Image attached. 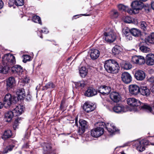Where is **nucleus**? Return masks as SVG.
<instances>
[{
	"label": "nucleus",
	"mask_w": 154,
	"mask_h": 154,
	"mask_svg": "<svg viewBox=\"0 0 154 154\" xmlns=\"http://www.w3.org/2000/svg\"><path fill=\"white\" fill-rule=\"evenodd\" d=\"M104 66L107 72L113 74L118 72L119 69L118 63L113 60L110 59L106 61Z\"/></svg>",
	"instance_id": "1"
},
{
	"label": "nucleus",
	"mask_w": 154,
	"mask_h": 154,
	"mask_svg": "<svg viewBox=\"0 0 154 154\" xmlns=\"http://www.w3.org/2000/svg\"><path fill=\"white\" fill-rule=\"evenodd\" d=\"M23 106L20 105L17 106L12 111L7 112L5 114V120L8 122H10L14 116H18L20 115L23 112Z\"/></svg>",
	"instance_id": "2"
},
{
	"label": "nucleus",
	"mask_w": 154,
	"mask_h": 154,
	"mask_svg": "<svg viewBox=\"0 0 154 154\" xmlns=\"http://www.w3.org/2000/svg\"><path fill=\"white\" fill-rule=\"evenodd\" d=\"M127 104L131 107L138 106H140L141 108L146 111L152 112L151 107L147 104L141 102L135 98H129L127 100Z\"/></svg>",
	"instance_id": "3"
},
{
	"label": "nucleus",
	"mask_w": 154,
	"mask_h": 154,
	"mask_svg": "<svg viewBox=\"0 0 154 154\" xmlns=\"http://www.w3.org/2000/svg\"><path fill=\"white\" fill-rule=\"evenodd\" d=\"M2 63L3 65L11 68L16 63L15 57L12 54H8L5 55L2 57Z\"/></svg>",
	"instance_id": "4"
},
{
	"label": "nucleus",
	"mask_w": 154,
	"mask_h": 154,
	"mask_svg": "<svg viewBox=\"0 0 154 154\" xmlns=\"http://www.w3.org/2000/svg\"><path fill=\"white\" fill-rule=\"evenodd\" d=\"M132 10L131 11V13L134 14L137 13L141 9L143 6V4L140 1H135L133 2L131 4Z\"/></svg>",
	"instance_id": "5"
},
{
	"label": "nucleus",
	"mask_w": 154,
	"mask_h": 154,
	"mask_svg": "<svg viewBox=\"0 0 154 154\" xmlns=\"http://www.w3.org/2000/svg\"><path fill=\"white\" fill-rule=\"evenodd\" d=\"M16 97L12 96L10 94H6L4 99V102L5 106L7 107L10 106L11 104L15 103L16 100H15Z\"/></svg>",
	"instance_id": "6"
},
{
	"label": "nucleus",
	"mask_w": 154,
	"mask_h": 154,
	"mask_svg": "<svg viewBox=\"0 0 154 154\" xmlns=\"http://www.w3.org/2000/svg\"><path fill=\"white\" fill-rule=\"evenodd\" d=\"M149 142L145 140H143L140 141H136L135 142V145L137 149L140 152H142L145 149L146 146L149 145Z\"/></svg>",
	"instance_id": "7"
},
{
	"label": "nucleus",
	"mask_w": 154,
	"mask_h": 154,
	"mask_svg": "<svg viewBox=\"0 0 154 154\" xmlns=\"http://www.w3.org/2000/svg\"><path fill=\"white\" fill-rule=\"evenodd\" d=\"M131 61L135 64L142 65L145 63L144 57L142 56L134 55L132 57Z\"/></svg>",
	"instance_id": "8"
},
{
	"label": "nucleus",
	"mask_w": 154,
	"mask_h": 154,
	"mask_svg": "<svg viewBox=\"0 0 154 154\" xmlns=\"http://www.w3.org/2000/svg\"><path fill=\"white\" fill-rule=\"evenodd\" d=\"M104 130L102 127H97L91 131V135L94 137H97L104 133Z\"/></svg>",
	"instance_id": "9"
},
{
	"label": "nucleus",
	"mask_w": 154,
	"mask_h": 154,
	"mask_svg": "<svg viewBox=\"0 0 154 154\" xmlns=\"http://www.w3.org/2000/svg\"><path fill=\"white\" fill-rule=\"evenodd\" d=\"M105 39L107 42H112L116 39V36L112 30H111L109 32H105Z\"/></svg>",
	"instance_id": "10"
},
{
	"label": "nucleus",
	"mask_w": 154,
	"mask_h": 154,
	"mask_svg": "<svg viewBox=\"0 0 154 154\" xmlns=\"http://www.w3.org/2000/svg\"><path fill=\"white\" fill-rule=\"evenodd\" d=\"M121 78L122 81L125 83L129 84L132 80V78L130 74L128 72H124L121 75Z\"/></svg>",
	"instance_id": "11"
},
{
	"label": "nucleus",
	"mask_w": 154,
	"mask_h": 154,
	"mask_svg": "<svg viewBox=\"0 0 154 154\" xmlns=\"http://www.w3.org/2000/svg\"><path fill=\"white\" fill-rule=\"evenodd\" d=\"M83 108L86 112H90L94 109V105L93 103L86 102L84 104Z\"/></svg>",
	"instance_id": "12"
},
{
	"label": "nucleus",
	"mask_w": 154,
	"mask_h": 154,
	"mask_svg": "<svg viewBox=\"0 0 154 154\" xmlns=\"http://www.w3.org/2000/svg\"><path fill=\"white\" fill-rule=\"evenodd\" d=\"M42 146H43V149L44 151V154H55L50 144L44 143Z\"/></svg>",
	"instance_id": "13"
},
{
	"label": "nucleus",
	"mask_w": 154,
	"mask_h": 154,
	"mask_svg": "<svg viewBox=\"0 0 154 154\" xmlns=\"http://www.w3.org/2000/svg\"><path fill=\"white\" fill-rule=\"evenodd\" d=\"M140 88L137 85H131L129 86V91L132 95H137L140 93Z\"/></svg>",
	"instance_id": "14"
},
{
	"label": "nucleus",
	"mask_w": 154,
	"mask_h": 154,
	"mask_svg": "<svg viewBox=\"0 0 154 154\" xmlns=\"http://www.w3.org/2000/svg\"><path fill=\"white\" fill-rule=\"evenodd\" d=\"M134 77L137 80L139 81H142L145 78L146 75L144 71L140 70L136 72Z\"/></svg>",
	"instance_id": "15"
},
{
	"label": "nucleus",
	"mask_w": 154,
	"mask_h": 154,
	"mask_svg": "<svg viewBox=\"0 0 154 154\" xmlns=\"http://www.w3.org/2000/svg\"><path fill=\"white\" fill-rule=\"evenodd\" d=\"M79 123L80 127L78 131V132L80 135L83 134L85 131V129L86 127V122L85 121L81 119L79 120Z\"/></svg>",
	"instance_id": "16"
},
{
	"label": "nucleus",
	"mask_w": 154,
	"mask_h": 154,
	"mask_svg": "<svg viewBox=\"0 0 154 154\" xmlns=\"http://www.w3.org/2000/svg\"><path fill=\"white\" fill-rule=\"evenodd\" d=\"M145 62L147 65L149 66L154 64V55L152 54H149L146 57Z\"/></svg>",
	"instance_id": "17"
},
{
	"label": "nucleus",
	"mask_w": 154,
	"mask_h": 154,
	"mask_svg": "<svg viewBox=\"0 0 154 154\" xmlns=\"http://www.w3.org/2000/svg\"><path fill=\"white\" fill-rule=\"evenodd\" d=\"M15 83V80L13 77H9L6 81V89L8 91L12 88Z\"/></svg>",
	"instance_id": "18"
},
{
	"label": "nucleus",
	"mask_w": 154,
	"mask_h": 154,
	"mask_svg": "<svg viewBox=\"0 0 154 154\" xmlns=\"http://www.w3.org/2000/svg\"><path fill=\"white\" fill-rule=\"evenodd\" d=\"M111 91L110 87L106 86H101L98 89V91L103 95L108 94Z\"/></svg>",
	"instance_id": "19"
},
{
	"label": "nucleus",
	"mask_w": 154,
	"mask_h": 154,
	"mask_svg": "<svg viewBox=\"0 0 154 154\" xmlns=\"http://www.w3.org/2000/svg\"><path fill=\"white\" fill-rule=\"evenodd\" d=\"M113 111L117 113H122L126 112L125 107L122 105H118L114 106L113 108Z\"/></svg>",
	"instance_id": "20"
},
{
	"label": "nucleus",
	"mask_w": 154,
	"mask_h": 154,
	"mask_svg": "<svg viewBox=\"0 0 154 154\" xmlns=\"http://www.w3.org/2000/svg\"><path fill=\"white\" fill-rule=\"evenodd\" d=\"M140 93L142 95L147 97L150 95V92L147 86H142L140 87Z\"/></svg>",
	"instance_id": "21"
},
{
	"label": "nucleus",
	"mask_w": 154,
	"mask_h": 154,
	"mask_svg": "<svg viewBox=\"0 0 154 154\" xmlns=\"http://www.w3.org/2000/svg\"><path fill=\"white\" fill-rule=\"evenodd\" d=\"M97 93V91L94 88H89L85 91V95L86 96L90 97L96 95Z\"/></svg>",
	"instance_id": "22"
},
{
	"label": "nucleus",
	"mask_w": 154,
	"mask_h": 154,
	"mask_svg": "<svg viewBox=\"0 0 154 154\" xmlns=\"http://www.w3.org/2000/svg\"><path fill=\"white\" fill-rule=\"evenodd\" d=\"M110 99L114 102H117L120 100V96L119 94L116 92H113L110 95Z\"/></svg>",
	"instance_id": "23"
},
{
	"label": "nucleus",
	"mask_w": 154,
	"mask_h": 154,
	"mask_svg": "<svg viewBox=\"0 0 154 154\" xmlns=\"http://www.w3.org/2000/svg\"><path fill=\"white\" fill-rule=\"evenodd\" d=\"M90 57L92 59L95 60L99 56L100 52L97 49H92L91 50Z\"/></svg>",
	"instance_id": "24"
},
{
	"label": "nucleus",
	"mask_w": 154,
	"mask_h": 154,
	"mask_svg": "<svg viewBox=\"0 0 154 154\" xmlns=\"http://www.w3.org/2000/svg\"><path fill=\"white\" fill-rule=\"evenodd\" d=\"M106 128L108 131L111 133H113L117 131L115 126L112 123H106Z\"/></svg>",
	"instance_id": "25"
},
{
	"label": "nucleus",
	"mask_w": 154,
	"mask_h": 154,
	"mask_svg": "<svg viewBox=\"0 0 154 154\" xmlns=\"http://www.w3.org/2000/svg\"><path fill=\"white\" fill-rule=\"evenodd\" d=\"M17 94L20 99H23L25 97V90L22 88H18L17 90Z\"/></svg>",
	"instance_id": "26"
},
{
	"label": "nucleus",
	"mask_w": 154,
	"mask_h": 154,
	"mask_svg": "<svg viewBox=\"0 0 154 154\" xmlns=\"http://www.w3.org/2000/svg\"><path fill=\"white\" fill-rule=\"evenodd\" d=\"M145 42L147 44L148 43H154V32L152 33L146 38L145 39Z\"/></svg>",
	"instance_id": "27"
},
{
	"label": "nucleus",
	"mask_w": 154,
	"mask_h": 154,
	"mask_svg": "<svg viewBox=\"0 0 154 154\" xmlns=\"http://www.w3.org/2000/svg\"><path fill=\"white\" fill-rule=\"evenodd\" d=\"M118 8L119 10L121 11H127L128 13L131 14V9H129L128 7L125 6L122 4H120L118 6Z\"/></svg>",
	"instance_id": "28"
},
{
	"label": "nucleus",
	"mask_w": 154,
	"mask_h": 154,
	"mask_svg": "<svg viewBox=\"0 0 154 154\" xmlns=\"http://www.w3.org/2000/svg\"><path fill=\"white\" fill-rule=\"evenodd\" d=\"M11 68V70L13 72L15 71L17 73H20L23 72L22 68L20 65H17L14 66H13Z\"/></svg>",
	"instance_id": "29"
},
{
	"label": "nucleus",
	"mask_w": 154,
	"mask_h": 154,
	"mask_svg": "<svg viewBox=\"0 0 154 154\" xmlns=\"http://www.w3.org/2000/svg\"><path fill=\"white\" fill-rule=\"evenodd\" d=\"M12 135V132L11 130H7L4 132L2 136V138L4 140H5L10 138Z\"/></svg>",
	"instance_id": "30"
},
{
	"label": "nucleus",
	"mask_w": 154,
	"mask_h": 154,
	"mask_svg": "<svg viewBox=\"0 0 154 154\" xmlns=\"http://www.w3.org/2000/svg\"><path fill=\"white\" fill-rule=\"evenodd\" d=\"M122 51L121 47L118 45H116L112 49V52L114 55L119 54Z\"/></svg>",
	"instance_id": "31"
},
{
	"label": "nucleus",
	"mask_w": 154,
	"mask_h": 154,
	"mask_svg": "<svg viewBox=\"0 0 154 154\" xmlns=\"http://www.w3.org/2000/svg\"><path fill=\"white\" fill-rule=\"evenodd\" d=\"M131 33L135 37L139 36L141 34L140 30L136 28L132 29L130 31Z\"/></svg>",
	"instance_id": "32"
},
{
	"label": "nucleus",
	"mask_w": 154,
	"mask_h": 154,
	"mask_svg": "<svg viewBox=\"0 0 154 154\" xmlns=\"http://www.w3.org/2000/svg\"><path fill=\"white\" fill-rule=\"evenodd\" d=\"M79 72L81 76L84 77L87 75L88 71L85 67H82L80 69Z\"/></svg>",
	"instance_id": "33"
},
{
	"label": "nucleus",
	"mask_w": 154,
	"mask_h": 154,
	"mask_svg": "<svg viewBox=\"0 0 154 154\" xmlns=\"http://www.w3.org/2000/svg\"><path fill=\"white\" fill-rule=\"evenodd\" d=\"M9 69V67H7L6 66L4 65V66H0V73L6 74L8 72Z\"/></svg>",
	"instance_id": "34"
},
{
	"label": "nucleus",
	"mask_w": 154,
	"mask_h": 154,
	"mask_svg": "<svg viewBox=\"0 0 154 154\" xmlns=\"http://www.w3.org/2000/svg\"><path fill=\"white\" fill-rule=\"evenodd\" d=\"M148 23L145 21H142L140 23V27L144 31H146L148 28Z\"/></svg>",
	"instance_id": "35"
},
{
	"label": "nucleus",
	"mask_w": 154,
	"mask_h": 154,
	"mask_svg": "<svg viewBox=\"0 0 154 154\" xmlns=\"http://www.w3.org/2000/svg\"><path fill=\"white\" fill-rule=\"evenodd\" d=\"M75 87L76 88H83L85 86L84 82V81H80L78 82H75Z\"/></svg>",
	"instance_id": "36"
},
{
	"label": "nucleus",
	"mask_w": 154,
	"mask_h": 154,
	"mask_svg": "<svg viewBox=\"0 0 154 154\" xmlns=\"http://www.w3.org/2000/svg\"><path fill=\"white\" fill-rule=\"evenodd\" d=\"M119 14L116 10H113L110 12V16L112 18H116L118 17Z\"/></svg>",
	"instance_id": "37"
},
{
	"label": "nucleus",
	"mask_w": 154,
	"mask_h": 154,
	"mask_svg": "<svg viewBox=\"0 0 154 154\" xmlns=\"http://www.w3.org/2000/svg\"><path fill=\"white\" fill-rule=\"evenodd\" d=\"M32 21L35 23H38L41 25L42 22L40 17L38 16H34L32 18Z\"/></svg>",
	"instance_id": "38"
},
{
	"label": "nucleus",
	"mask_w": 154,
	"mask_h": 154,
	"mask_svg": "<svg viewBox=\"0 0 154 154\" xmlns=\"http://www.w3.org/2000/svg\"><path fill=\"white\" fill-rule=\"evenodd\" d=\"M140 49L143 52L147 53L150 51V49L149 48L145 46H141L140 47Z\"/></svg>",
	"instance_id": "39"
},
{
	"label": "nucleus",
	"mask_w": 154,
	"mask_h": 154,
	"mask_svg": "<svg viewBox=\"0 0 154 154\" xmlns=\"http://www.w3.org/2000/svg\"><path fill=\"white\" fill-rule=\"evenodd\" d=\"M130 29L127 27H125L122 30V33L125 35V36L130 34L131 32Z\"/></svg>",
	"instance_id": "40"
},
{
	"label": "nucleus",
	"mask_w": 154,
	"mask_h": 154,
	"mask_svg": "<svg viewBox=\"0 0 154 154\" xmlns=\"http://www.w3.org/2000/svg\"><path fill=\"white\" fill-rule=\"evenodd\" d=\"M124 68L126 70L130 69L132 68V65L129 62H125L124 63Z\"/></svg>",
	"instance_id": "41"
},
{
	"label": "nucleus",
	"mask_w": 154,
	"mask_h": 154,
	"mask_svg": "<svg viewBox=\"0 0 154 154\" xmlns=\"http://www.w3.org/2000/svg\"><path fill=\"white\" fill-rule=\"evenodd\" d=\"M14 147V146L13 145L12 146H7L4 149L3 151V153H7L9 151H10Z\"/></svg>",
	"instance_id": "42"
},
{
	"label": "nucleus",
	"mask_w": 154,
	"mask_h": 154,
	"mask_svg": "<svg viewBox=\"0 0 154 154\" xmlns=\"http://www.w3.org/2000/svg\"><path fill=\"white\" fill-rule=\"evenodd\" d=\"M15 4L17 6H21L24 4L23 0H15Z\"/></svg>",
	"instance_id": "43"
},
{
	"label": "nucleus",
	"mask_w": 154,
	"mask_h": 154,
	"mask_svg": "<svg viewBox=\"0 0 154 154\" xmlns=\"http://www.w3.org/2000/svg\"><path fill=\"white\" fill-rule=\"evenodd\" d=\"M45 87L47 88H54L55 87V85L52 82H50L47 83Z\"/></svg>",
	"instance_id": "44"
},
{
	"label": "nucleus",
	"mask_w": 154,
	"mask_h": 154,
	"mask_svg": "<svg viewBox=\"0 0 154 154\" xmlns=\"http://www.w3.org/2000/svg\"><path fill=\"white\" fill-rule=\"evenodd\" d=\"M23 61L24 63H26L28 61H29L30 60L31 57L29 55H25L23 56Z\"/></svg>",
	"instance_id": "45"
},
{
	"label": "nucleus",
	"mask_w": 154,
	"mask_h": 154,
	"mask_svg": "<svg viewBox=\"0 0 154 154\" xmlns=\"http://www.w3.org/2000/svg\"><path fill=\"white\" fill-rule=\"evenodd\" d=\"M124 21L126 23H130L132 22V19L130 17L127 16L124 19Z\"/></svg>",
	"instance_id": "46"
},
{
	"label": "nucleus",
	"mask_w": 154,
	"mask_h": 154,
	"mask_svg": "<svg viewBox=\"0 0 154 154\" xmlns=\"http://www.w3.org/2000/svg\"><path fill=\"white\" fill-rule=\"evenodd\" d=\"M147 81L148 82L151 83H154V77L152 76L148 78Z\"/></svg>",
	"instance_id": "47"
},
{
	"label": "nucleus",
	"mask_w": 154,
	"mask_h": 154,
	"mask_svg": "<svg viewBox=\"0 0 154 154\" xmlns=\"http://www.w3.org/2000/svg\"><path fill=\"white\" fill-rule=\"evenodd\" d=\"M41 32H43L45 34H47L48 32V30L45 28H43L42 30L41 31Z\"/></svg>",
	"instance_id": "48"
},
{
	"label": "nucleus",
	"mask_w": 154,
	"mask_h": 154,
	"mask_svg": "<svg viewBox=\"0 0 154 154\" xmlns=\"http://www.w3.org/2000/svg\"><path fill=\"white\" fill-rule=\"evenodd\" d=\"M97 124H98L99 126H100L101 127L103 126V127H104V125L106 126V124H105V123L102 122H99L97 123Z\"/></svg>",
	"instance_id": "49"
},
{
	"label": "nucleus",
	"mask_w": 154,
	"mask_h": 154,
	"mask_svg": "<svg viewBox=\"0 0 154 154\" xmlns=\"http://www.w3.org/2000/svg\"><path fill=\"white\" fill-rule=\"evenodd\" d=\"M3 2L2 0H0V9H1L3 7Z\"/></svg>",
	"instance_id": "50"
},
{
	"label": "nucleus",
	"mask_w": 154,
	"mask_h": 154,
	"mask_svg": "<svg viewBox=\"0 0 154 154\" xmlns=\"http://www.w3.org/2000/svg\"><path fill=\"white\" fill-rule=\"evenodd\" d=\"M153 109H152V108H151V110H152V112H149V111H147L148 112H150L154 114V103H153Z\"/></svg>",
	"instance_id": "51"
},
{
	"label": "nucleus",
	"mask_w": 154,
	"mask_h": 154,
	"mask_svg": "<svg viewBox=\"0 0 154 154\" xmlns=\"http://www.w3.org/2000/svg\"><path fill=\"white\" fill-rule=\"evenodd\" d=\"M130 35V34H128V35H127L126 36L127 39H128L129 40L131 39V37Z\"/></svg>",
	"instance_id": "52"
},
{
	"label": "nucleus",
	"mask_w": 154,
	"mask_h": 154,
	"mask_svg": "<svg viewBox=\"0 0 154 154\" xmlns=\"http://www.w3.org/2000/svg\"><path fill=\"white\" fill-rule=\"evenodd\" d=\"M4 106L3 104L1 102H0V109H1L3 108Z\"/></svg>",
	"instance_id": "53"
},
{
	"label": "nucleus",
	"mask_w": 154,
	"mask_h": 154,
	"mask_svg": "<svg viewBox=\"0 0 154 154\" xmlns=\"http://www.w3.org/2000/svg\"><path fill=\"white\" fill-rule=\"evenodd\" d=\"M151 7L154 10V2H152L151 3Z\"/></svg>",
	"instance_id": "54"
},
{
	"label": "nucleus",
	"mask_w": 154,
	"mask_h": 154,
	"mask_svg": "<svg viewBox=\"0 0 154 154\" xmlns=\"http://www.w3.org/2000/svg\"><path fill=\"white\" fill-rule=\"evenodd\" d=\"M151 90L152 92H154V85H152L151 87Z\"/></svg>",
	"instance_id": "55"
},
{
	"label": "nucleus",
	"mask_w": 154,
	"mask_h": 154,
	"mask_svg": "<svg viewBox=\"0 0 154 154\" xmlns=\"http://www.w3.org/2000/svg\"><path fill=\"white\" fill-rule=\"evenodd\" d=\"M128 143H126L124 144L122 146H121V147H124L126 146H128Z\"/></svg>",
	"instance_id": "56"
},
{
	"label": "nucleus",
	"mask_w": 154,
	"mask_h": 154,
	"mask_svg": "<svg viewBox=\"0 0 154 154\" xmlns=\"http://www.w3.org/2000/svg\"><path fill=\"white\" fill-rule=\"evenodd\" d=\"M28 147V145L27 144H25V145H24L23 147L25 148H27Z\"/></svg>",
	"instance_id": "57"
},
{
	"label": "nucleus",
	"mask_w": 154,
	"mask_h": 154,
	"mask_svg": "<svg viewBox=\"0 0 154 154\" xmlns=\"http://www.w3.org/2000/svg\"><path fill=\"white\" fill-rule=\"evenodd\" d=\"M75 125L76 126H78V122H77V121L76 120H75Z\"/></svg>",
	"instance_id": "58"
},
{
	"label": "nucleus",
	"mask_w": 154,
	"mask_h": 154,
	"mask_svg": "<svg viewBox=\"0 0 154 154\" xmlns=\"http://www.w3.org/2000/svg\"><path fill=\"white\" fill-rule=\"evenodd\" d=\"M152 145H154V143H150Z\"/></svg>",
	"instance_id": "59"
},
{
	"label": "nucleus",
	"mask_w": 154,
	"mask_h": 154,
	"mask_svg": "<svg viewBox=\"0 0 154 154\" xmlns=\"http://www.w3.org/2000/svg\"><path fill=\"white\" fill-rule=\"evenodd\" d=\"M19 153H20V154H21V152H20V151L19 152Z\"/></svg>",
	"instance_id": "60"
},
{
	"label": "nucleus",
	"mask_w": 154,
	"mask_h": 154,
	"mask_svg": "<svg viewBox=\"0 0 154 154\" xmlns=\"http://www.w3.org/2000/svg\"><path fill=\"white\" fill-rule=\"evenodd\" d=\"M40 38H42V35L41 36H40Z\"/></svg>",
	"instance_id": "61"
},
{
	"label": "nucleus",
	"mask_w": 154,
	"mask_h": 154,
	"mask_svg": "<svg viewBox=\"0 0 154 154\" xmlns=\"http://www.w3.org/2000/svg\"><path fill=\"white\" fill-rule=\"evenodd\" d=\"M83 15H85V14H82Z\"/></svg>",
	"instance_id": "62"
}]
</instances>
